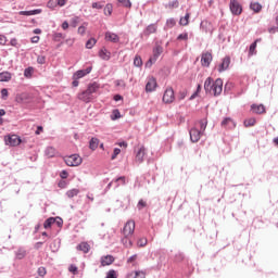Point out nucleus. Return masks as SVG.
<instances>
[{
    "label": "nucleus",
    "instance_id": "1",
    "mask_svg": "<svg viewBox=\"0 0 278 278\" xmlns=\"http://www.w3.org/2000/svg\"><path fill=\"white\" fill-rule=\"evenodd\" d=\"M204 90L206 94H213V97H220L223 93V78L214 80L212 77H207L204 81Z\"/></svg>",
    "mask_w": 278,
    "mask_h": 278
},
{
    "label": "nucleus",
    "instance_id": "2",
    "mask_svg": "<svg viewBox=\"0 0 278 278\" xmlns=\"http://www.w3.org/2000/svg\"><path fill=\"white\" fill-rule=\"evenodd\" d=\"M101 85L97 81L90 83L87 89L77 94V99L84 103H90L93 99V94L99 92Z\"/></svg>",
    "mask_w": 278,
    "mask_h": 278
},
{
    "label": "nucleus",
    "instance_id": "3",
    "mask_svg": "<svg viewBox=\"0 0 278 278\" xmlns=\"http://www.w3.org/2000/svg\"><path fill=\"white\" fill-rule=\"evenodd\" d=\"M66 166H79L83 162L81 156L79 154H72L64 159Z\"/></svg>",
    "mask_w": 278,
    "mask_h": 278
},
{
    "label": "nucleus",
    "instance_id": "4",
    "mask_svg": "<svg viewBox=\"0 0 278 278\" xmlns=\"http://www.w3.org/2000/svg\"><path fill=\"white\" fill-rule=\"evenodd\" d=\"M136 231V222L128 220L122 230L123 236H134V232Z\"/></svg>",
    "mask_w": 278,
    "mask_h": 278
},
{
    "label": "nucleus",
    "instance_id": "5",
    "mask_svg": "<svg viewBox=\"0 0 278 278\" xmlns=\"http://www.w3.org/2000/svg\"><path fill=\"white\" fill-rule=\"evenodd\" d=\"M214 60V56L212 55V52L204 51L201 54V65L204 66V68H210V65L212 64V61Z\"/></svg>",
    "mask_w": 278,
    "mask_h": 278
},
{
    "label": "nucleus",
    "instance_id": "6",
    "mask_svg": "<svg viewBox=\"0 0 278 278\" xmlns=\"http://www.w3.org/2000/svg\"><path fill=\"white\" fill-rule=\"evenodd\" d=\"M229 8L233 16H240L242 14V4L238 0H230Z\"/></svg>",
    "mask_w": 278,
    "mask_h": 278
},
{
    "label": "nucleus",
    "instance_id": "7",
    "mask_svg": "<svg viewBox=\"0 0 278 278\" xmlns=\"http://www.w3.org/2000/svg\"><path fill=\"white\" fill-rule=\"evenodd\" d=\"M231 64V58L230 56H225L222 59V62L216 65V70L219 73H225V71L229 70V65Z\"/></svg>",
    "mask_w": 278,
    "mask_h": 278
},
{
    "label": "nucleus",
    "instance_id": "8",
    "mask_svg": "<svg viewBox=\"0 0 278 278\" xmlns=\"http://www.w3.org/2000/svg\"><path fill=\"white\" fill-rule=\"evenodd\" d=\"M175 101V90L172 87L167 88L163 94V103H173Z\"/></svg>",
    "mask_w": 278,
    "mask_h": 278
},
{
    "label": "nucleus",
    "instance_id": "9",
    "mask_svg": "<svg viewBox=\"0 0 278 278\" xmlns=\"http://www.w3.org/2000/svg\"><path fill=\"white\" fill-rule=\"evenodd\" d=\"M157 31V24H150L146 27V29L140 34V38H149L151 34H155Z\"/></svg>",
    "mask_w": 278,
    "mask_h": 278
},
{
    "label": "nucleus",
    "instance_id": "10",
    "mask_svg": "<svg viewBox=\"0 0 278 278\" xmlns=\"http://www.w3.org/2000/svg\"><path fill=\"white\" fill-rule=\"evenodd\" d=\"M92 73V65L86 67L85 70H78L73 74V79H83L86 75H90Z\"/></svg>",
    "mask_w": 278,
    "mask_h": 278
},
{
    "label": "nucleus",
    "instance_id": "11",
    "mask_svg": "<svg viewBox=\"0 0 278 278\" xmlns=\"http://www.w3.org/2000/svg\"><path fill=\"white\" fill-rule=\"evenodd\" d=\"M202 135H203V132L197 127H193L189 130V136H190L191 142H199V140H201Z\"/></svg>",
    "mask_w": 278,
    "mask_h": 278
},
{
    "label": "nucleus",
    "instance_id": "12",
    "mask_svg": "<svg viewBox=\"0 0 278 278\" xmlns=\"http://www.w3.org/2000/svg\"><path fill=\"white\" fill-rule=\"evenodd\" d=\"M4 142L9 147H18L21 144V138L16 135L9 136L4 139Z\"/></svg>",
    "mask_w": 278,
    "mask_h": 278
},
{
    "label": "nucleus",
    "instance_id": "13",
    "mask_svg": "<svg viewBox=\"0 0 278 278\" xmlns=\"http://www.w3.org/2000/svg\"><path fill=\"white\" fill-rule=\"evenodd\" d=\"M155 88H157V80L155 77L149 78L146 84V92H155Z\"/></svg>",
    "mask_w": 278,
    "mask_h": 278
},
{
    "label": "nucleus",
    "instance_id": "14",
    "mask_svg": "<svg viewBox=\"0 0 278 278\" xmlns=\"http://www.w3.org/2000/svg\"><path fill=\"white\" fill-rule=\"evenodd\" d=\"M147 155V149H144V146H141L135 156L136 162H138V164H142V162H144V156Z\"/></svg>",
    "mask_w": 278,
    "mask_h": 278
},
{
    "label": "nucleus",
    "instance_id": "15",
    "mask_svg": "<svg viewBox=\"0 0 278 278\" xmlns=\"http://www.w3.org/2000/svg\"><path fill=\"white\" fill-rule=\"evenodd\" d=\"M220 125L224 129H233V127H236V122H233L231 117H225Z\"/></svg>",
    "mask_w": 278,
    "mask_h": 278
},
{
    "label": "nucleus",
    "instance_id": "16",
    "mask_svg": "<svg viewBox=\"0 0 278 278\" xmlns=\"http://www.w3.org/2000/svg\"><path fill=\"white\" fill-rule=\"evenodd\" d=\"M15 260H25L27 257V250L24 247L17 248L14 251Z\"/></svg>",
    "mask_w": 278,
    "mask_h": 278
},
{
    "label": "nucleus",
    "instance_id": "17",
    "mask_svg": "<svg viewBox=\"0 0 278 278\" xmlns=\"http://www.w3.org/2000/svg\"><path fill=\"white\" fill-rule=\"evenodd\" d=\"M105 40H108L109 42L117 43V42H121V37H118L116 35V33L106 31L105 33Z\"/></svg>",
    "mask_w": 278,
    "mask_h": 278
},
{
    "label": "nucleus",
    "instance_id": "18",
    "mask_svg": "<svg viewBox=\"0 0 278 278\" xmlns=\"http://www.w3.org/2000/svg\"><path fill=\"white\" fill-rule=\"evenodd\" d=\"M251 110L253 114H266V106L264 104H252Z\"/></svg>",
    "mask_w": 278,
    "mask_h": 278
},
{
    "label": "nucleus",
    "instance_id": "19",
    "mask_svg": "<svg viewBox=\"0 0 278 278\" xmlns=\"http://www.w3.org/2000/svg\"><path fill=\"white\" fill-rule=\"evenodd\" d=\"M42 9H35L30 11H20L21 16H36V14H41Z\"/></svg>",
    "mask_w": 278,
    "mask_h": 278
},
{
    "label": "nucleus",
    "instance_id": "20",
    "mask_svg": "<svg viewBox=\"0 0 278 278\" xmlns=\"http://www.w3.org/2000/svg\"><path fill=\"white\" fill-rule=\"evenodd\" d=\"M112 264H114L113 255H105L101 257V266H110Z\"/></svg>",
    "mask_w": 278,
    "mask_h": 278
},
{
    "label": "nucleus",
    "instance_id": "21",
    "mask_svg": "<svg viewBox=\"0 0 278 278\" xmlns=\"http://www.w3.org/2000/svg\"><path fill=\"white\" fill-rule=\"evenodd\" d=\"M122 244L126 249H131L134 247V241H131V236H124L121 240Z\"/></svg>",
    "mask_w": 278,
    "mask_h": 278
},
{
    "label": "nucleus",
    "instance_id": "22",
    "mask_svg": "<svg viewBox=\"0 0 278 278\" xmlns=\"http://www.w3.org/2000/svg\"><path fill=\"white\" fill-rule=\"evenodd\" d=\"M16 103H29V94L28 93H21L18 96H16L15 98Z\"/></svg>",
    "mask_w": 278,
    "mask_h": 278
},
{
    "label": "nucleus",
    "instance_id": "23",
    "mask_svg": "<svg viewBox=\"0 0 278 278\" xmlns=\"http://www.w3.org/2000/svg\"><path fill=\"white\" fill-rule=\"evenodd\" d=\"M99 58H101V60H104L108 62V60H110V58H112V52L108 51V49L102 48L99 51Z\"/></svg>",
    "mask_w": 278,
    "mask_h": 278
},
{
    "label": "nucleus",
    "instance_id": "24",
    "mask_svg": "<svg viewBox=\"0 0 278 278\" xmlns=\"http://www.w3.org/2000/svg\"><path fill=\"white\" fill-rule=\"evenodd\" d=\"M45 155L48 157H55V155H58V150L54 147H48L45 150Z\"/></svg>",
    "mask_w": 278,
    "mask_h": 278
},
{
    "label": "nucleus",
    "instance_id": "25",
    "mask_svg": "<svg viewBox=\"0 0 278 278\" xmlns=\"http://www.w3.org/2000/svg\"><path fill=\"white\" fill-rule=\"evenodd\" d=\"M89 149H91V151H97V149H99V138L92 137L90 139Z\"/></svg>",
    "mask_w": 278,
    "mask_h": 278
},
{
    "label": "nucleus",
    "instance_id": "26",
    "mask_svg": "<svg viewBox=\"0 0 278 278\" xmlns=\"http://www.w3.org/2000/svg\"><path fill=\"white\" fill-rule=\"evenodd\" d=\"M77 251H83V253H88L90 251V244L88 242H81L77 245Z\"/></svg>",
    "mask_w": 278,
    "mask_h": 278
},
{
    "label": "nucleus",
    "instance_id": "27",
    "mask_svg": "<svg viewBox=\"0 0 278 278\" xmlns=\"http://www.w3.org/2000/svg\"><path fill=\"white\" fill-rule=\"evenodd\" d=\"M176 25H177V21L174 17L167 18L164 29H173V27H175Z\"/></svg>",
    "mask_w": 278,
    "mask_h": 278
},
{
    "label": "nucleus",
    "instance_id": "28",
    "mask_svg": "<svg viewBox=\"0 0 278 278\" xmlns=\"http://www.w3.org/2000/svg\"><path fill=\"white\" fill-rule=\"evenodd\" d=\"M11 79H12V73L10 72L0 73V81H10Z\"/></svg>",
    "mask_w": 278,
    "mask_h": 278
},
{
    "label": "nucleus",
    "instance_id": "29",
    "mask_svg": "<svg viewBox=\"0 0 278 278\" xmlns=\"http://www.w3.org/2000/svg\"><path fill=\"white\" fill-rule=\"evenodd\" d=\"M250 9H252V11L257 14V13L262 12V4L260 2H251Z\"/></svg>",
    "mask_w": 278,
    "mask_h": 278
},
{
    "label": "nucleus",
    "instance_id": "30",
    "mask_svg": "<svg viewBox=\"0 0 278 278\" xmlns=\"http://www.w3.org/2000/svg\"><path fill=\"white\" fill-rule=\"evenodd\" d=\"M190 23V13H186L184 17H180L179 25H182V27H186Z\"/></svg>",
    "mask_w": 278,
    "mask_h": 278
},
{
    "label": "nucleus",
    "instance_id": "31",
    "mask_svg": "<svg viewBox=\"0 0 278 278\" xmlns=\"http://www.w3.org/2000/svg\"><path fill=\"white\" fill-rule=\"evenodd\" d=\"M152 53L160 58V55H162V53H164V48L161 45H155V47L152 50Z\"/></svg>",
    "mask_w": 278,
    "mask_h": 278
},
{
    "label": "nucleus",
    "instance_id": "32",
    "mask_svg": "<svg viewBox=\"0 0 278 278\" xmlns=\"http://www.w3.org/2000/svg\"><path fill=\"white\" fill-rule=\"evenodd\" d=\"M65 194L67 199H74V197H77V194H79V189H70L68 191H66Z\"/></svg>",
    "mask_w": 278,
    "mask_h": 278
},
{
    "label": "nucleus",
    "instance_id": "33",
    "mask_svg": "<svg viewBox=\"0 0 278 278\" xmlns=\"http://www.w3.org/2000/svg\"><path fill=\"white\" fill-rule=\"evenodd\" d=\"M33 75H34V67L29 66L24 70V77H26V79H31Z\"/></svg>",
    "mask_w": 278,
    "mask_h": 278
},
{
    "label": "nucleus",
    "instance_id": "34",
    "mask_svg": "<svg viewBox=\"0 0 278 278\" xmlns=\"http://www.w3.org/2000/svg\"><path fill=\"white\" fill-rule=\"evenodd\" d=\"M200 124V131L205 134V129H207V118H203L199 121Z\"/></svg>",
    "mask_w": 278,
    "mask_h": 278
},
{
    "label": "nucleus",
    "instance_id": "35",
    "mask_svg": "<svg viewBox=\"0 0 278 278\" xmlns=\"http://www.w3.org/2000/svg\"><path fill=\"white\" fill-rule=\"evenodd\" d=\"M52 225H55V217H50L43 223L45 229L51 228Z\"/></svg>",
    "mask_w": 278,
    "mask_h": 278
},
{
    "label": "nucleus",
    "instance_id": "36",
    "mask_svg": "<svg viewBox=\"0 0 278 278\" xmlns=\"http://www.w3.org/2000/svg\"><path fill=\"white\" fill-rule=\"evenodd\" d=\"M208 27H210V23L207 21H202L200 23V29L204 31V34H207V31H210Z\"/></svg>",
    "mask_w": 278,
    "mask_h": 278
},
{
    "label": "nucleus",
    "instance_id": "37",
    "mask_svg": "<svg viewBox=\"0 0 278 278\" xmlns=\"http://www.w3.org/2000/svg\"><path fill=\"white\" fill-rule=\"evenodd\" d=\"M113 10H114V7L112 5V3H108L104 7V14H105V16H112Z\"/></svg>",
    "mask_w": 278,
    "mask_h": 278
},
{
    "label": "nucleus",
    "instance_id": "38",
    "mask_svg": "<svg viewBox=\"0 0 278 278\" xmlns=\"http://www.w3.org/2000/svg\"><path fill=\"white\" fill-rule=\"evenodd\" d=\"M160 56L157 54H152V56L146 63V66H153V64H155V62H157Z\"/></svg>",
    "mask_w": 278,
    "mask_h": 278
},
{
    "label": "nucleus",
    "instance_id": "39",
    "mask_svg": "<svg viewBox=\"0 0 278 278\" xmlns=\"http://www.w3.org/2000/svg\"><path fill=\"white\" fill-rule=\"evenodd\" d=\"M148 243L149 240L146 237H141L137 240V247L139 248L147 247Z\"/></svg>",
    "mask_w": 278,
    "mask_h": 278
},
{
    "label": "nucleus",
    "instance_id": "40",
    "mask_svg": "<svg viewBox=\"0 0 278 278\" xmlns=\"http://www.w3.org/2000/svg\"><path fill=\"white\" fill-rule=\"evenodd\" d=\"M63 38H64V34L62 33H53L52 35V40L54 42H60L61 40H63Z\"/></svg>",
    "mask_w": 278,
    "mask_h": 278
},
{
    "label": "nucleus",
    "instance_id": "41",
    "mask_svg": "<svg viewBox=\"0 0 278 278\" xmlns=\"http://www.w3.org/2000/svg\"><path fill=\"white\" fill-rule=\"evenodd\" d=\"M134 66H136L137 68H140V66H142V58L138 54L134 59Z\"/></svg>",
    "mask_w": 278,
    "mask_h": 278
},
{
    "label": "nucleus",
    "instance_id": "42",
    "mask_svg": "<svg viewBox=\"0 0 278 278\" xmlns=\"http://www.w3.org/2000/svg\"><path fill=\"white\" fill-rule=\"evenodd\" d=\"M255 49H257V41H254L250 45L249 55H255V53H257Z\"/></svg>",
    "mask_w": 278,
    "mask_h": 278
},
{
    "label": "nucleus",
    "instance_id": "43",
    "mask_svg": "<svg viewBox=\"0 0 278 278\" xmlns=\"http://www.w3.org/2000/svg\"><path fill=\"white\" fill-rule=\"evenodd\" d=\"M121 118V111L118 109L113 110L111 121H118Z\"/></svg>",
    "mask_w": 278,
    "mask_h": 278
},
{
    "label": "nucleus",
    "instance_id": "44",
    "mask_svg": "<svg viewBox=\"0 0 278 278\" xmlns=\"http://www.w3.org/2000/svg\"><path fill=\"white\" fill-rule=\"evenodd\" d=\"M256 121L255 118H249L243 122L244 127H253L255 125Z\"/></svg>",
    "mask_w": 278,
    "mask_h": 278
},
{
    "label": "nucleus",
    "instance_id": "45",
    "mask_svg": "<svg viewBox=\"0 0 278 278\" xmlns=\"http://www.w3.org/2000/svg\"><path fill=\"white\" fill-rule=\"evenodd\" d=\"M118 181H121L122 186H125L126 184V178L125 176H119L118 178L115 179V188H118V186H121V184H118Z\"/></svg>",
    "mask_w": 278,
    "mask_h": 278
},
{
    "label": "nucleus",
    "instance_id": "46",
    "mask_svg": "<svg viewBox=\"0 0 278 278\" xmlns=\"http://www.w3.org/2000/svg\"><path fill=\"white\" fill-rule=\"evenodd\" d=\"M94 45H97V39L90 38V39L86 42V49H92V47H94Z\"/></svg>",
    "mask_w": 278,
    "mask_h": 278
},
{
    "label": "nucleus",
    "instance_id": "47",
    "mask_svg": "<svg viewBox=\"0 0 278 278\" xmlns=\"http://www.w3.org/2000/svg\"><path fill=\"white\" fill-rule=\"evenodd\" d=\"M177 40H178V41L184 40L185 42L188 41V31H184V33L179 34V35L177 36Z\"/></svg>",
    "mask_w": 278,
    "mask_h": 278
},
{
    "label": "nucleus",
    "instance_id": "48",
    "mask_svg": "<svg viewBox=\"0 0 278 278\" xmlns=\"http://www.w3.org/2000/svg\"><path fill=\"white\" fill-rule=\"evenodd\" d=\"M79 21H80V18H79V16H74V17H72L71 18V27H77V25H79Z\"/></svg>",
    "mask_w": 278,
    "mask_h": 278
},
{
    "label": "nucleus",
    "instance_id": "49",
    "mask_svg": "<svg viewBox=\"0 0 278 278\" xmlns=\"http://www.w3.org/2000/svg\"><path fill=\"white\" fill-rule=\"evenodd\" d=\"M88 27V23H84L81 26L78 27V34L84 36L86 34V29Z\"/></svg>",
    "mask_w": 278,
    "mask_h": 278
},
{
    "label": "nucleus",
    "instance_id": "50",
    "mask_svg": "<svg viewBox=\"0 0 278 278\" xmlns=\"http://www.w3.org/2000/svg\"><path fill=\"white\" fill-rule=\"evenodd\" d=\"M123 8H131V0H117Z\"/></svg>",
    "mask_w": 278,
    "mask_h": 278
},
{
    "label": "nucleus",
    "instance_id": "51",
    "mask_svg": "<svg viewBox=\"0 0 278 278\" xmlns=\"http://www.w3.org/2000/svg\"><path fill=\"white\" fill-rule=\"evenodd\" d=\"M91 8H93V10H103L104 4L102 2H93Z\"/></svg>",
    "mask_w": 278,
    "mask_h": 278
},
{
    "label": "nucleus",
    "instance_id": "52",
    "mask_svg": "<svg viewBox=\"0 0 278 278\" xmlns=\"http://www.w3.org/2000/svg\"><path fill=\"white\" fill-rule=\"evenodd\" d=\"M118 155H121V148H114L111 160H115L116 157H118Z\"/></svg>",
    "mask_w": 278,
    "mask_h": 278
},
{
    "label": "nucleus",
    "instance_id": "53",
    "mask_svg": "<svg viewBox=\"0 0 278 278\" xmlns=\"http://www.w3.org/2000/svg\"><path fill=\"white\" fill-rule=\"evenodd\" d=\"M37 64H47V56L38 55L37 56Z\"/></svg>",
    "mask_w": 278,
    "mask_h": 278
},
{
    "label": "nucleus",
    "instance_id": "54",
    "mask_svg": "<svg viewBox=\"0 0 278 278\" xmlns=\"http://www.w3.org/2000/svg\"><path fill=\"white\" fill-rule=\"evenodd\" d=\"M187 94H188V91H186V90L179 91L178 101H184V99H186Z\"/></svg>",
    "mask_w": 278,
    "mask_h": 278
},
{
    "label": "nucleus",
    "instance_id": "55",
    "mask_svg": "<svg viewBox=\"0 0 278 278\" xmlns=\"http://www.w3.org/2000/svg\"><path fill=\"white\" fill-rule=\"evenodd\" d=\"M167 8L172 9V10H173V8H179V0H174V1L169 2Z\"/></svg>",
    "mask_w": 278,
    "mask_h": 278
},
{
    "label": "nucleus",
    "instance_id": "56",
    "mask_svg": "<svg viewBox=\"0 0 278 278\" xmlns=\"http://www.w3.org/2000/svg\"><path fill=\"white\" fill-rule=\"evenodd\" d=\"M54 225L62 227L64 225L62 217H54Z\"/></svg>",
    "mask_w": 278,
    "mask_h": 278
},
{
    "label": "nucleus",
    "instance_id": "57",
    "mask_svg": "<svg viewBox=\"0 0 278 278\" xmlns=\"http://www.w3.org/2000/svg\"><path fill=\"white\" fill-rule=\"evenodd\" d=\"M47 5L50 10H54V8H58V2L55 0H50Z\"/></svg>",
    "mask_w": 278,
    "mask_h": 278
},
{
    "label": "nucleus",
    "instance_id": "58",
    "mask_svg": "<svg viewBox=\"0 0 278 278\" xmlns=\"http://www.w3.org/2000/svg\"><path fill=\"white\" fill-rule=\"evenodd\" d=\"M37 273H38L39 277H45V275H47V268L39 267Z\"/></svg>",
    "mask_w": 278,
    "mask_h": 278
},
{
    "label": "nucleus",
    "instance_id": "59",
    "mask_svg": "<svg viewBox=\"0 0 278 278\" xmlns=\"http://www.w3.org/2000/svg\"><path fill=\"white\" fill-rule=\"evenodd\" d=\"M8 89L3 88L1 89V99H3L5 101V99H8Z\"/></svg>",
    "mask_w": 278,
    "mask_h": 278
},
{
    "label": "nucleus",
    "instance_id": "60",
    "mask_svg": "<svg viewBox=\"0 0 278 278\" xmlns=\"http://www.w3.org/2000/svg\"><path fill=\"white\" fill-rule=\"evenodd\" d=\"M60 177H61V179H68V172H66V169H63L60 173Z\"/></svg>",
    "mask_w": 278,
    "mask_h": 278
},
{
    "label": "nucleus",
    "instance_id": "61",
    "mask_svg": "<svg viewBox=\"0 0 278 278\" xmlns=\"http://www.w3.org/2000/svg\"><path fill=\"white\" fill-rule=\"evenodd\" d=\"M184 260V253H177L175 256V262H182Z\"/></svg>",
    "mask_w": 278,
    "mask_h": 278
},
{
    "label": "nucleus",
    "instance_id": "62",
    "mask_svg": "<svg viewBox=\"0 0 278 278\" xmlns=\"http://www.w3.org/2000/svg\"><path fill=\"white\" fill-rule=\"evenodd\" d=\"M147 205V202H144V200H139L137 207L138 210H142V207H144Z\"/></svg>",
    "mask_w": 278,
    "mask_h": 278
},
{
    "label": "nucleus",
    "instance_id": "63",
    "mask_svg": "<svg viewBox=\"0 0 278 278\" xmlns=\"http://www.w3.org/2000/svg\"><path fill=\"white\" fill-rule=\"evenodd\" d=\"M5 42H8L5 35H0V45L5 46Z\"/></svg>",
    "mask_w": 278,
    "mask_h": 278
},
{
    "label": "nucleus",
    "instance_id": "64",
    "mask_svg": "<svg viewBox=\"0 0 278 278\" xmlns=\"http://www.w3.org/2000/svg\"><path fill=\"white\" fill-rule=\"evenodd\" d=\"M277 31H278V26H271L268 28L269 34H277Z\"/></svg>",
    "mask_w": 278,
    "mask_h": 278
}]
</instances>
